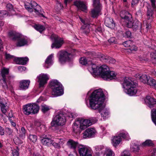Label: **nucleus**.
<instances>
[{"label":"nucleus","mask_w":156,"mask_h":156,"mask_svg":"<svg viewBox=\"0 0 156 156\" xmlns=\"http://www.w3.org/2000/svg\"><path fill=\"white\" fill-rule=\"evenodd\" d=\"M80 64L88 66V69L93 75H96L98 73L101 78L105 80H109L116 78V73L113 71L109 70V68L106 65H103L99 67L91 59H87L85 57L81 58L80 60Z\"/></svg>","instance_id":"obj_1"},{"label":"nucleus","mask_w":156,"mask_h":156,"mask_svg":"<svg viewBox=\"0 0 156 156\" xmlns=\"http://www.w3.org/2000/svg\"><path fill=\"white\" fill-rule=\"evenodd\" d=\"M104 94L101 89L94 90L89 98V108L94 110H98L104 119L109 114L108 110L105 108L104 103Z\"/></svg>","instance_id":"obj_2"},{"label":"nucleus","mask_w":156,"mask_h":156,"mask_svg":"<svg viewBox=\"0 0 156 156\" xmlns=\"http://www.w3.org/2000/svg\"><path fill=\"white\" fill-rule=\"evenodd\" d=\"M94 122L91 120L76 119L73 125V131L76 133H79L80 130H83L91 126Z\"/></svg>","instance_id":"obj_3"},{"label":"nucleus","mask_w":156,"mask_h":156,"mask_svg":"<svg viewBox=\"0 0 156 156\" xmlns=\"http://www.w3.org/2000/svg\"><path fill=\"white\" fill-rule=\"evenodd\" d=\"M137 84L134 83L131 78L125 77L122 83L124 90L130 96L135 95L137 91L136 86Z\"/></svg>","instance_id":"obj_4"},{"label":"nucleus","mask_w":156,"mask_h":156,"mask_svg":"<svg viewBox=\"0 0 156 156\" xmlns=\"http://www.w3.org/2000/svg\"><path fill=\"white\" fill-rule=\"evenodd\" d=\"M13 78V76H9L8 69L4 68L2 70L0 80L1 81L2 86L4 89L9 90L11 91H12L13 88L9 80Z\"/></svg>","instance_id":"obj_5"},{"label":"nucleus","mask_w":156,"mask_h":156,"mask_svg":"<svg viewBox=\"0 0 156 156\" xmlns=\"http://www.w3.org/2000/svg\"><path fill=\"white\" fill-rule=\"evenodd\" d=\"M50 85L52 90V94L55 96H61L63 94L62 85L57 80H52Z\"/></svg>","instance_id":"obj_6"},{"label":"nucleus","mask_w":156,"mask_h":156,"mask_svg":"<svg viewBox=\"0 0 156 156\" xmlns=\"http://www.w3.org/2000/svg\"><path fill=\"white\" fill-rule=\"evenodd\" d=\"M66 121L65 114L61 111L58 112L57 114L53 117L51 124V126H63Z\"/></svg>","instance_id":"obj_7"},{"label":"nucleus","mask_w":156,"mask_h":156,"mask_svg":"<svg viewBox=\"0 0 156 156\" xmlns=\"http://www.w3.org/2000/svg\"><path fill=\"white\" fill-rule=\"evenodd\" d=\"M23 112L26 115L37 113L39 109V106L35 103L29 104L23 106Z\"/></svg>","instance_id":"obj_8"},{"label":"nucleus","mask_w":156,"mask_h":156,"mask_svg":"<svg viewBox=\"0 0 156 156\" xmlns=\"http://www.w3.org/2000/svg\"><path fill=\"white\" fill-rule=\"evenodd\" d=\"M24 6L25 8L30 12H33L34 10L36 13L41 12V7L35 1H31L30 3L26 2Z\"/></svg>","instance_id":"obj_9"},{"label":"nucleus","mask_w":156,"mask_h":156,"mask_svg":"<svg viewBox=\"0 0 156 156\" xmlns=\"http://www.w3.org/2000/svg\"><path fill=\"white\" fill-rule=\"evenodd\" d=\"M76 50L73 49L71 53H68L65 51H59L57 54V56L58 58L59 61L61 63H63L66 61L70 60L69 56L71 54L73 55V52H75Z\"/></svg>","instance_id":"obj_10"},{"label":"nucleus","mask_w":156,"mask_h":156,"mask_svg":"<svg viewBox=\"0 0 156 156\" xmlns=\"http://www.w3.org/2000/svg\"><path fill=\"white\" fill-rule=\"evenodd\" d=\"M78 151L80 156H92L91 150L87 146L79 145L78 147Z\"/></svg>","instance_id":"obj_11"},{"label":"nucleus","mask_w":156,"mask_h":156,"mask_svg":"<svg viewBox=\"0 0 156 156\" xmlns=\"http://www.w3.org/2000/svg\"><path fill=\"white\" fill-rule=\"evenodd\" d=\"M51 136L49 135L43 134L40 136L41 140L44 145L50 146L53 143V140L51 139Z\"/></svg>","instance_id":"obj_12"},{"label":"nucleus","mask_w":156,"mask_h":156,"mask_svg":"<svg viewBox=\"0 0 156 156\" xmlns=\"http://www.w3.org/2000/svg\"><path fill=\"white\" fill-rule=\"evenodd\" d=\"M97 57L101 61L105 62L114 64L115 62V60L114 58L100 53H98L97 54Z\"/></svg>","instance_id":"obj_13"},{"label":"nucleus","mask_w":156,"mask_h":156,"mask_svg":"<svg viewBox=\"0 0 156 156\" xmlns=\"http://www.w3.org/2000/svg\"><path fill=\"white\" fill-rule=\"evenodd\" d=\"M37 78L40 87H43L49 79L48 75L47 74H41L37 77Z\"/></svg>","instance_id":"obj_14"},{"label":"nucleus","mask_w":156,"mask_h":156,"mask_svg":"<svg viewBox=\"0 0 156 156\" xmlns=\"http://www.w3.org/2000/svg\"><path fill=\"white\" fill-rule=\"evenodd\" d=\"M74 5L79 9L85 12H87V4L86 2L80 1H76Z\"/></svg>","instance_id":"obj_15"},{"label":"nucleus","mask_w":156,"mask_h":156,"mask_svg":"<svg viewBox=\"0 0 156 156\" xmlns=\"http://www.w3.org/2000/svg\"><path fill=\"white\" fill-rule=\"evenodd\" d=\"M120 15L122 20L126 23L129 20H132V16L128 12L122 11L120 12Z\"/></svg>","instance_id":"obj_16"},{"label":"nucleus","mask_w":156,"mask_h":156,"mask_svg":"<svg viewBox=\"0 0 156 156\" xmlns=\"http://www.w3.org/2000/svg\"><path fill=\"white\" fill-rule=\"evenodd\" d=\"M127 26L129 28H132L134 31H136L139 28L141 27V24L138 22L134 23L133 18L131 20H129L126 23Z\"/></svg>","instance_id":"obj_17"},{"label":"nucleus","mask_w":156,"mask_h":156,"mask_svg":"<svg viewBox=\"0 0 156 156\" xmlns=\"http://www.w3.org/2000/svg\"><path fill=\"white\" fill-rule=\"evenodd\" d=\"M8 35L12 39H26V36L22 35L21 34L15 31H11L8 33Z\"/></svg>","instance_id":"obj_18"},{"label":"nucleus","mask_w":156,"mask_h":156,"mask_svg":"<svg viewBox=\"0 0 156 156\" xmlns=\"http://www.w3.org/2000/svg\"><path fill=\"white\" fill-rule=\"evenodd\" d=\"M65 41L63 40H53L51 46L52 48H59L62 47Z\"/></svg>","instance_id":"obj_19"},{"label":"nucleus","mask_w":156,"mask_h":156,"mask_svg":"<svg viewBox=\"0 0 156 156\" xmlns=\"http://www.w3.org/2000/svg\"><path fill=\"white\" fill-rule=\"evenodd\" d=\"M54 54H51L49 55L46 59L44 67L46 68H49L53 63L52 58L53 57Z\"/></svg>","instance_id":"obj_20"},{"label":"nucleus","mask_w":156,"mask_h":156,"mask_svg":"<svg viewBox=\"0 0 156 156\" xmlns=\"http://www.w3.org/2000/svg\"><path fill=\"white\" fill-rule=\"evenodd\" d=\"M95 133V130L93 128H89L87 129L83 133L84 138L90 137L94 135Z\"/></svg>","instance_id":"obj_21"},{"label":"nucleus","mask_w":156,"mask_h":156,"mask_svg":"<svg viewBox=\"0 0 156 156\" xmlns=\"http://www.w3.org/2000/svg\"><path fill=\"white\" fill-rule=\"evenodd\" d=\"M80 19L81 22L83 24L81 27L82 31L84 34H87L89 33L90 31L89 29V25L88 23H86L85 20L81 18L80 17Z\"/></svg>","instance_id":"obj_22"},{"label":"nucleus","mask_w":156,"mask_h":156,"mask_svg":"<svg viewBox=\"0 0 156 156\" xmlns=\"http://www.w3.org/2000/svg\"><path fill=\"white\" fill-rule=\"evenodd\" d=\"M14 60L17 64L25 65L28 61L29 59L27 57L15 58Z\"/></svg>","instance_id":"obj_23"},{"label":"nucleus","mask_w":156,"mask_h":156,"mask_svg":"<svg viewBox=\"0 0 156 156\" xmlns=\"http://www.w3.org/2000/svg\"><path fill=\"white\" fill-rule=\"evenodd\" d=\"M146 104L150 107H152L154 105L156 104V99L152 98L149 96H147L145 100Z\"/></svg>","instance_id":"obj_24"},{"label":"nucleus","mask_w":156,"mask_h":156,"mask_svg":"<svg viewBox=\"0 0 156 156\" xmlns=\"http://www.w3.org/2000/svg\"><path fill=\"white\" fill-rule=\"evenodd\" d=\"M101 9L95 8L92 9L90 12L91 16L93 18H97L99 15L101 14Z\"/></svg>","instance_id":"obj_25"},{"label":"nucleus","mask_w":156,"mask_h":156,"mask_svg":"<svg viewBox=\"0 0 156 156\" xmlns=\"http://www.w3.org/2000/svg\"><path fill=\"white\" fill-rule=\"evenodd\" d=\"M135 76L136 78L139 79L140 81L144 83H147L148 82L149 77L145 74H137Z\"/></svg>","instance_id":"obj_26"},{"label":"nucleus","mask_w":156,"mask_h":156,"mask_svg":"<svg viewBox=\"0 0 156 156\" xmlns=\"http://www.w3.org/2000/svg\"><path fill=\"white\" fill-rule=\"evenodd\" d=\"M30 81L29 80H23L20 83L19 87L21 90H25L27 89Z\"/></svg>","instance_id":"obj_27"},{"label":"nucleus","mask_w":156,"mask_h":156,"mask_svg":"<svg viewBox=\"0 0 156 156\" xmlns=\"http://www.w3.org/2000/svg\"><path fill=\"white\" fill-rule=\"evenodd\" d=\"M147 19L148 20H151L150 21H151L154 18L153 15L155 10H153L150 6H147Z\"/></svg>","instance_id":"obj_28"},{"label":"nucleus","mask_w":156,"mask_h":156,"mask_svg":"<svg viewBox=\"0 0 156 156\" xmlns=\"http://www.w3.org/2000/svg\"><path fill=\"white\" fill-rule=\"evenodd\" d=\"M105 23L106 26L110 28H113L115 26L113 19L111 18H106L105 21Z\"/></svg>","instance_id":"obj_29"},{"label":"nucleus","mask_w":156,"mask_h":156,"mask_svg":"<svg viewBox=\"0 0 156 156\" xmlns=\"http://www.w3.org/2000/svg\"><path fill=\"white\" fill-rule=\"evenodd\" d=\"M118 135L114 136L112 139V143L114 146H116L119 144L122 140L119 134Z\"/></svg>","instance_id":"obj_30"},{"label":"nucleus","mask_w":156,"mask_h":156,"mask_svg":"<svg viewBox=\"0 0 156 156\" xmlns=\"http://www.w3.org/2000/svg\"><path fill=\"white\" fill-rule=\"evenodd\" d=\"M68 146L70 148L75 150L78 146L77 142L72 140H69L67 143Z\"/></svg>","instance_id":"obj_31"},{"label":"nucleus","mask_w":156,"mask_h":156,"mask_svg":"<svg viewBox=\"0 0 156 156\" xmlns=\"http://www.w3.org/2000/svg\"><path fill=\"white\" fill-rule=\"evenodd\" d=\"M27 40H17L16 43V45L17 47H21L28 44Z\"/></svg>","instance_id":"obj_32"},{"label":"nucleus","mask_w":156,"mask_h":156,"mask_svg":"<svg viewBox=\"0 0 156 156\" xmlns=\"http://www.w3.org/2000/svg\"><path fill=\"white\" fill-rule=\"evenodd\" d=\"M120 137L126 140H129V136L127 132L125 131H121L119 134Z\"/></svg>","instance_id":"obj_33"},{"label":"nucleus","mask_w":156,"mask_h":156,"mask_svg":"<svg viewBox=\"0 0 156 156\" xmlns=\"http://www.w3.org/2000/svg\"><path fill=\"white\" fill-rule=\"evenodd\" d=\"M93 6L94 8L102 9V6L100 2V0H93Z\"/></svg>","instance_id":"obj_34"},{"label":"nucleus","mask_w":156,"mask_h":156,"mask_svg":"<svg viewBox=\"0 0 156 156\" xmlns=\"http://www.w3.org/2000/svg\"><path fill=\"white\" fill-rule=\"evenodd\" d=\"M147 83L148 84L151 86L154 87H156V81L151 77L149 76Z\"/></svg>","instance_id":"obj_35"},{"label":"nucleus","mask_w":156,"mask_h":156,"mask_svg":"<svg viewBox=\"0 0 156 156\" xmlns=\"http://www.w3.org/2000/svg\"><path fill=\"white\" fill-rule=\"evenodd\" d=\"M34 27L36 30L39 32L40 33H41L45 29V28L44 26L39 24L34 25Z\"/></svg>","instance_id":"obj_36"},{"label":"nucleus","mask_w":156,"mask_h":156,"mask_svg":"<svg viewBox=\"0 0 156 156\" xmlns=\"http://www.w3.org/2000/svg\"><path fill=\"white\" fill-rule=\"evenodd\" d=\"M105 154L106 155V156H114L115 155L113 151L109 148L106 149Z\"/></svg>","instance_id":"obj_37"},{"label":"nucleus","mask_w":156,"mask_h":156,"mask_svg":"<svg viewBox=\"0 0 156 156\" xmlns=\"http://www.w3.org/2000/svg\"><path fill=\"white\" fill-rule=\"evenodd\" d=\"M28 139L31 142L35 143L37 140V136L34 134H30L28 137Z\"/></svg>","instance_id":"obj_38"},{"label":"nucleus","mask_w":156,"mask_h":156,"mask_svg":"<svg viewBox=\"0 0 156 156\" xmlns=\"http://www.w3.org/2000/svg\"><path fill=\"white\" fill-rule=\"evenodd\" d=\"M154 144L152 141L150 140H146L142 144V146L144 147L146 146H152Z\"/></svg>","instance_id":"obj_39"},{"label":"nucleus","mask_w":156,"mask_h":156,"mask_svg":"<svg viewBox=\"0 0 156 156\" xmlns=\"http://www.w3.org/2000/svg\"><path fill=\"white\" fill-rule=\"evenodd\" d=\"M151 118L153 122L156 126V109L151 110Z\"/></svg>","instance_id":"obj_40"},{"label":"nucleus","mask_w":156,"mask_h":156,"mask_svg":"<svg viewBox=\"0 0 156 156\" xmlns=\"http://www.w3.org/2000/svg\"><path fill=\"white\" fill-rule=\"evenodd\" d=\"M151 56L152 62L156 64V51H154L151 53Z\"/></svg>","instance_id":"obj_41"},{"label":"nucleus","mask_w":156,"mask_h":156,"mask_svg":"<svg viewBox=\"0 0 156 156\" xmlns=\"http://www.w3.org/2000/svg\"><path fill=\"white\" fill-rule=\"evenodd\" d=\"M51 108L50 107L45 105H42L41 106V111L44 113L47 112Z\"/></svg>","instance_id":"obj_42"},{"label":"nucleus","mask_w":156,"mask_h":156,"mask_svg":"<svg viewBox=\"0 0 156 156\" xmlns=\"http://www.w3.org/2000/svg\"><path fill=\"white\" fill-rule=\"evenodd\" d=\"M54 141V142H57L61 146L65 143V140L63 138L59 137L57 138H55Z\"/></svg>","instance_id":"obj_43"},{"label":"nucleus","mask_w":156,"mask_h":156,"mask_svg":"<svg viewBox=\"0 0 156 156\" xmlns=\"http://www.w3.org/2000/svg\"><path fill=\"white\" fill-rule=\"evenodd\" d=\"M133 44V41L131 40H128L124 41L123 43V45L126 47H128L131 46Z\"/></svg>","instance_id":"obj_44"},{"label":"nucleus","mask_w":156,"mask_h":156,"mask_svg":"<svg viewBox=\"0 0 156 156\" xmlns=\"http://www.w3.org/2000/svg\"><path fill=\"white\" fill-rule=\"evenodd\" d=\"M26 133V130L23 127H22L20 131L19 136L22 137L23 139L25 137Z\"/></svg>","instance_id":"obj_45"},{"label":"nucleus","mask_w":156,"mask_h":156,"mask_svg":"<svg viewBox=\"0 0 156 156\" xmlns=\"http://www.w3.org/2000/svg\"><path fill=\"white\" fill-rule=\"evenodd\" d=\"M0 106L2 112L3 114H5L6 112L7 107L5 106V104L2 103H0Z\"/></svg>","instance_id":"obj_46"},{"label":"nucleus","mask_w":156,"mask_h":156,"mask_svg":"<svg viewBox=\"0 0 156 156\" xmlns=\"http://www.w3.org/2000/svg\"><path fill=\"white\" fill-rule=\"evenodd\" d=\"M139 150V146L137 145L133 144L132 145L131 147V150L132 151H137Z\"/></svg>","instance_id":"obj_47"},{"label":"nucleus","mask_w":156,"mask_h":156,"mask_svg":"<svg viewBox=\"0 0 156 156\" xmlns=\"http://www.w3.org/2000/svg\"><path fill=\"white\" fill-rule=\"evenodd\" d=\"M35 125L37 126V129L38 130H39V129H40L42 131V129L44 130L45 126L44 125L41 124L39 122H36L35 123Z\"/></svg>","instance_id":"obj_48"},{"label":"nucleus","mask_w":156,"mask_h":156,"mask_svg":"<svg viewBox=\"0 0 156 156\" xmlns=\"http://www.w3.org/2000/svg\"><path fill=\"white\" fill-rule=\"evenodd\" d=\"M6 134L10 136L12 134L13 131L9 127H6L5 129Z\"/></svg>","instance_id":"obj_49"},{"label":"nucleus","mask_w":156,"mask_h":156,"mask_svg":"<svg viewBox=\"0 0 156 156\" xmlns=\"http://www.w3.org/2000/svg\"><path fill=\"white\" fill-rule=\"evenodd\" d=\"M19 150L17 148L16 149H14L12 151V154L13 156H19Z\"/></svg>","instance_id":"obj_50"},{"label":"nucleus","mask_w":156,"mask_h":156,"mask_svg":"<svg viewBox=\"0 0 156 156\" xmlns=\"http://www.w3.org/2000/svg\"><path fill=\"white\" fill-rule=\"evenodd\" d=\"M8 15V13L5 10L1 11H0V20L2 19V18L4 16Z\"/></svg>","instance_id":"obj_51"},{"label":"nucleus","mask_w":156,"mask_h":156,"mask_svg":"<svg viewBox=\"0 0 156 156\" xmlns=\"http://www.w3.org/2000/svg\"><path fill=\"white\" fill-rule=\"evenodd\" d=\"M151 8L154 10H155V9L156 8V6L155 5V0H151Z\"/></svg>","instance_id":"obj_52"},{"label":"nucleus","mask_w":156,"mask_h":156,"mask_svg":"<svg viewBox=\"0 0 156 156\" xmlns=\"http://www.w3.org/2000/svg\"><path fill=\"white\" fill-rule=\"evenodd\" d=\"M5 58L7 60H9L14 58L13 55H11L9 54L6 53L5 55Z\"/></svg>","instance_id":"obj_53"},{"label":"nucleus","mask_w":156,"mask_h":156,"mask_svg":"<svg viewBox=\"0 0 156 156\" xmlns=\"http://www.w3.org/2000/svg\"><path fill=\"white\" fill-rule=\"evenodd\" d=\"M129 152L125 150L121 154V156H130Z\"/></svg>","instance_id":"obj_54"},{"label":"nucleus","mask_w":156,"mask_h":156,"mask_svg":"<svg viewBox=\"0 0 156 156\" xmlns=\"http://www.w3.org/2000/svg\"><path fill=\"white\" fill-rule=\"evenodd\" d=\"M131 33L130 31H127L125 33L124 37L125 38H132L131 37Z\"/></svg>","instance_id":"obj_55"},{"label":"nucleus","mask_w":156,"mask_h":156,"mask_svg":"<svg viewBox=\"0 0 156 156\" xmlns=\"http://www.w3.org/2000/svg\"><path fill=\"white\" fill-rule=\"evenodd\" d=\"M54 141L53 140V143L52 144L53 146L56 148H59L61 147V146L56 142H53Z\"/></svg>","instance_id":"obj_56"},{"label":"nucleus","mask_w":156,"mask_h":156,"mask_svg":"<svg viewBox=\"0 0 156 156\" xmlns=\"http://www.w3.org/2000/svg\"><path fill=\"white\" fill-rule=\"evenodd\" d=\"M129 48V50L131 51H136L137 50V48L136 46L134 45H131V46Z\"/></svg>","instance_id":"obj_57"},{"label":"nucleus","mask_w":156,"mask_h":156,"mask_svg":"<svg viewBox=\"0 0 156 156\" xmlns=\"http://www.w3.org/2000/svg\"><path fill=\"white\" fill-rule=\"evenodd\" d=\"M6 7L7 9H8L10 10L12 12H14V10H13V8L12 5L10 4L9 3L7 5Z\"/></svg>","instance_id":"obj_58"},{"label":"nucleus","mask_w":156,"mask_h":156,"mask_svg":"<svg viewBox=\"0 0 156 156\" xmlns=\"http://www.w3.org/2000/svg\"><path fill=\"white\" fill-rule=\"evenodd\" d=\"M66 116L69 118H73L75 116V115L71 112H68L66 114Z\"/></svg>","instance_id":"obj_59"},{"label":"nucleus","mask_w":156,"mask_h":156,"mask_svg":"<svg viewBox=\"0 0 156 156\" xmlns=\"http://www.w3.org/2000/svg\"><path fill=\"white\" fill-rule=\"evenodd\" d=\"M140 0H133L131 3V6L133 7L134 5H136Z\"/></svg>","instance_id":"obj_60"},{"label":"nucleus","mask_w":156,"mask_h":156,"mask_svg":"<svg viewBox=\"0 0 156 156\" xmlns=\"http://www.w3.org/2000/svg\"><path fill=\"white\" fill-rule=\"evenodd\" d=\"M139 59L140 61L143 62L144 61H147L148 60V59L147 58H144L141 56L139 57Z\"/></svg>","instance_id":"obj_61"},{"label":"nucleus","mask_w":156,"mask_h":156,"mask_svg":"<svg viewBox=\"0 0 156 156\" xmlns=\"http://www.w3.org/2000/svg\"><path fill=\"white\" fill-rule=\"evenodd\" d=\"M18 69L20 72H22L23 71L25 70L26 68L24 66H20L18 67Z\"/></svg>","instance_id":"obj_62"},{"label":"nucleus","mask_w":156,"mask_h":156,"mask_svg":"<svg viewBox=\"0 0 156 156\" xmlns=\"http://www.w3.org/2000/svg\"><path fill=\"white\" fill-rule=\"evenodd\" d=\"M104 147L101 145L98 146L96 147V149L97 151L101 150L104 149Z\"/></svg>","instance_id":"obj_63"},{"label":"nucleus","mask_w":156,"mask_h":156,"mask_svg":"<svg viewBox=\"0 0 156 156\" xmlns=\"http://www.w3.org/2000/svg\"><path fill=\"white\" fill-rule=\"evenodd\" d=\"M51 39H59L58 35L54 34H52L51 35ZM59 39H61V38H60Z\"/></svg>","instance_id":"obj_64"}]
</instances>
